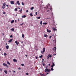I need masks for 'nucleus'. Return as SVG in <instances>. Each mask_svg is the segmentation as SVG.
I'll return each instance as SVG.
<instances>
[{"mask_svg":"<svg viewBox=\"0 0 76 76\" xmlns=\"http://www.w3.org/2000/svg\"><path fill=\"white\" fill-rule=\"evenodd\" d=\"M48 73H48V72L47 73V75H48Z\"/></svg>","mask_w":76,"mask_h":76,"instance_id":"obj_57","label":"nucleus"},{"mask_svg":"<svg viewBox=\"0 0 76 76\" xmlns=\"http://www.w3.org/2000/svg\"><path fill=\"white\" fill-rule=\"evenodd\" d=\"M10 2L11 4H14V1H10Z\"/></svg>","mask_w":76,"mask_h":76,"instance_id":"obj_3","label":"nucleus"},{"mask_svg":"<svg viewBox=\"0 0 76 76\" xmlns=\"http://www.w3.org/2000/svg\"><path fill=\"white\" fill-rule=\"evenodd\" d=\"M0 71H2V69H0Z\"/></svg>","mask_w":76,"mask_h":76,"instance_id":"obj_50","label":"nucleus"},{"mask_svg":"<svg viewBox=\"0 0 76 76\" xmlns=\"http://www.w3.org/2000/svg\"><path fill=\"white\" fill-rule=\"evenodd\" d=\"M24 35L23 34H22V37L23 38H24Z\"/></svg>","mask_w":76,"mask_h":76,"instance_id":"obj_31","label":"nucleus"},{"mask_svg":"<svg viewBox=\"0 0 76 76\" xmlns=\"http://www.w3.org/2000/svg\"><path fill=\"white\" fill-rule=\"evenodd\" d=\"M26 75H28V73H26Z\"/></svg>","mask_w":76,"mask_h":76,"instance_id":"obj_51","label":"nucleus"},{"mask_svg":"<svg viewBox=\"0 0 76 76\" xmlns=\"http://www.w3.org/2000/svg\"><path fill=\"white\" fill-rule=\"evenodd\" d=\"M23 25V23L20 24V25Z\"/></svg>","mask_w":76,"mask_h":76,"instance_id":"obj_43","label":"nucleus"},{"mask_svg":"<svg viewBox=\"0 0 76 76\" xmlns=\"http://www.w3.org/2000/svg\"><path fill=\"white\" fill-rule=\"evenodd\" d=\"M51 70H52V71H53V70H54V69H53V68H51Z\"/></svg>","mask_w":76,"mask_h":76,"instance_id":"obj_28","label":"nucleus"},{"mask_svg":"<svg viewBox=\"0 0 76 76\" xmlns=\"http://www.w3.org/2000/svg\"><path fill=\"white\" fill-rule=\"evenodd\" d=\"M48 6H49L50 7H51V6H50V4H48Z\"/></svg>","mask_w":76,"mask_h":76,"instance_id":"obj_35","label":"nucleus"},{"mask_svg":"<svg viewBox=\"0 0 76 76\" xmlns=\"http://www.w3.org/2000/svg\"><path fill=\"white\" fill-rule=\"evenodd\" d=\"M44 37H46V38H47L48 37V35H47V34H44Z\"/></svg>","mask_w":76,"mask_h":76,"instance_id":"obj_7","label":"nucleus"},{"mask_svg":"<svg viewBox=\"0 0 76 76\" xmlns=\"http://www.w3.org/2000/svg\"><path fill=\"white\" fill-rule=\"evenodd\" d=\"M43 25H47V23H43Z\"/></svg>","mask_w":76,"mask_h":76,"instance_id":"obj_26","label":"nucleus"},{"mask_svg":"<svg viewBox=\"0 0 76 76\" xmlns=\"http://www.w3.org/2000/svg\"><path fill=\"white\" fill-rule=\"evenodd\" d=\"M13 61L14 62H16V63L18 61H17V60H16L15 59H13Z\"/></svg>","mask_w":76,"mask_h":76,"instance_id":"obj_5","label":"nucleus"},{"mask_svg":"<svg viewBox=\"0 0 76 76\" xmlns=\"http://www.w3.org/2000/svg\"><path fill=\"white\" fill-rule=\"evenodd\" d=\"M34 9V7H31L30 9L31 10H32Z\"/></svg>","mask_w":76,"mask_h":76,"instance_id":"obj_12","label":"nucleus"},{"mask_svg":"<svg viewBox=\"0 0 76 76\" xmlns=\"http://www.w3.org/2000/svg\"><path fill=\"white\" fill-rule=\"evenodd\" d=\"M3 6H6V3H4Z\"/></svg>","mask_w":76,"mask_h":76,"instance_id":"obj_32","label":"nucleus"},{"mask_svg":"<svg viewBox=\"0 0 76 76\" xmlns=\"http://www.w3.org/2000/svg\"><path fill=\"white\" fill-rule=\"evenodd\" d=\"M22 18H26V15H24L22 16Z\"/></svg>","mask_w":76,"mask_h":76,"instance_id":"obj_11","label":"nucleus"},{"mask_svg":"<svg viewBox=\"0 0 76 76\" xmlns=\"http://www.w3.org/2000/svg\"><path fill=\"white\" fill-rule=\"evenodd\" d=\"M6 6H2V8L3 9H4V8H5V7Z\"/></svg>","mask_w":76,"mask_h":76,"instance_id":"obj_33","label":"nucleus"},{"mask_svg":"<svg viewBox=\"0 0 76 76\" xmlns=\"http://www.w3.org/2000/svg\"><path fill=\"white\" fill-rule=\"evenodd\" d=\"M37 18L38 19H41V17H37Z\"/></svg>","mask_w":76,"mask_h":76,"instance_id":"obj_17","label":"nucleus"},{"mask_svg":"<svg viewBox=\"0 0 76 76\" xmlns=\"http://www.w3.org/2000/svg\"><path fill=\"white\" fill-rule=\"evenodd\" d=\"M6 6L7 7H8L9 6V5H6Z\"/></svg>","mask_w":76,"mask_h":76,"instance_id":"obj_53","label":"nucleus"},{"mask_svg":"<svg viewBox=\"0 0 76 76\" xmlns=\"http://www.w3.org/2000/svg\"><path fill=\"white\" fill-rule=\"evenodd\" d=\"M42 64L43 66H45V64H44V63H42Z\"/></svg>","mask_w":76,"mask_h":76,"instance_id":"obj_34","label":"nucleus"},{"mask_svg":"<svg viewBox=\"0 0 76 76\" xmlns=\"http://www.w3.org/2000/svg\"><path fill=\"white\" fill-rule=\"evenodd\" d=\"M9 45H7L6 46V49H7V50H8V49H9Z\"/></svg>","mask_w":76,"mask_h":76,"instance_id":"obj_8","label":"nucleus"},{"mask_svg":"<svg viewBox=\"0 0 76 76\" xmlns=\"http://www.w3.org/2000/svg\"><path fill=\"white\" fill-rule=\"evenodd\" d=\"M15 43L17 44V45H18L19 43V42H18V41H16L15 42Z\"/></svg>","mask_w":76,"mask_h":76,"instance_id":"obj_4","label":"nucleus"},{"mask_svg":"<svg viewBox=\"0 0 76 76\" xmlns=\"http://www.w3.org/2000/svg\"><path fill=\"white\" fill-rule=\"evenodd\" d=\"M53 64L51 66V67L52 68H53L54 67V66H55V64L54 63H53V62H52Z\"/></svg>","mask_w":76,"mask_h":76,"instance_id":"obj_2","label":"nucleus"},{"mask_svg":"<svg viewBox=\"0 0 76 76\" xmlns=\"http://www.w3.org/2000/svg\"><path fill=\"white\" fill-rule=\"evenodd\" d=\"M7 64H9V65H10V63H9V62H8V61H7Z\"/></svg>","mask_w":76,"mask_h":76,"instance_id":"obj_20","label":"nucleus"},{"mask_svg":"<svg viewBox=\"0 0 76 76\" xmlns=\"http://www.w3.org/2000/svg\"><path fill=\"white\" fill-rule=\"evenodd\" d=\"M17 3L18 5H20V3H19V1H17Z\"/></svg>","mask_w":76,"mask_h":76,"instance_id":"obj_15","label":"nucleus"},{"mask_svg":"<svg viewBox=\"0 0 76 76\" xmlns=\"http://www.w3.org/2000/svg\"><path fill=\"white\" fill-rule=\"evenodd\" d=\"M42 55H41L39 56V58H42Z\"/></svg>","mask_w":76,"mask_h":76,"instance_id":"obj_25","label":"nucleus"},{"mask_svg":"<svg viewBox=\"0 0 76 76\" xmlns=\"http://www.w3.org/2000/svg\"><path fill=\"white\" fill-rule=\"evenodd\" d=\"M13 40V39H10V40L8 42H12V40Z\"/></svg>","mask_w":76,"mask_h":76,"instance_id":"obj_6","label":"nucleus"},{"mask_svg":"<svg viewBox=\"0 0 76 76\" xmlns=\"http://www.w3.org/2000/svg\"><path fill=\"white\" fill-rule=\"evenodd\" d=\"M22 9L21 8L20 9V10L19 11L20 12H22Z\"/></svg>","mask_w":76,"mask_h":76,"instance_id":"obj_38","label":"nucleus"},{"mask_svg":"<svg viewBox=\"0 0 76 76\" xmlns=\"http://www.w3.org/2000/svg\"><path fill=\"white\" fill-rule=\"evenodd\" d=\"M4 34L3 33L2 34V35L3 36V35H4Z\"/></svg>","mask_w":76,"mask_h":76,"instance_id":"obj_58","label":"nucleus"},{"mask_svg":"<svg viewBox=\"0 0 76 76\" xmlns=\"http://www.w3.org/2000/svg\"><path fill=\"white\" fill-rule=\"evenodd\" d=\"M12 72H13V73H16V71H12Z\"/></svg>","mask_w":76,"mask_h":76,"instance_id":"obj_44","label":"nucleus"},{"mask_svg":"<svg viewBox=\"0 0 76 76\" xmlns=\"http://www.w3.org/2000/svg\"><path fill=\"white\" fill-rule=\"evenodd\" d=\"M25 56H26V57H27V55H25Z\"/></svg>","mask_w":76,"mask_h":76,"instance_id":"obj_63","label":"nucleus"},{"mask_svg":"<svg viewBox=\"0 0 76 76\" xmlns=\"http://www.w3.org/2000/svg\"><path fill=\"white\" fill-rule=\"evenodd\" d=\"M44 52L43 50V51H42L41 50V53H42V54H44Z\"/></svg>","mask_w":76,"mask_h":76,"instance_id":"obj_18","label":"nucleus"},{"mask_svg":"<svg viewBox=\"0 0 76 76\" xmlns=\"http://www.w3.org/2000/svg\"><path fill=\"white\" fill-rule=\"evenodd\" d=\"M9 72L10 73H12V72L11 71H9Z\"/></svg>","mask_w":76,"mask_h":76,"instance_id":"obj_59","label":"nucleus"},{"mask_svg":"<svg viewBox=\"0 0 76 76\" xmlns=\"http://www.w3.org/2000/svg\"><path fill=\"white\" fill-rule=\"evenodd\" d=\"M48 66H50V64H48Z\"/></svg>","mask_w":76,"mask_h":76,"instance_id":"obj_62","label":"nucleus"},{"mask_svg":"<svg viewBox=\"0 0 76 76\" xmlns=\"http://www.w3.org/2000/svg\"><path fill=\"white\" fill-rule=\"evenodd\" d=\"M53 31H56V30H57V29L55 28H53Z\"/></svg>","mask_w":76,"mask_h":76,"instance_id":"obj_13","label":"nucleus"},{"mask_svg":"<svg viewBox=\"0 0 76 76\" xmlns=\"http://www.w3.org/2000/svg\"><path fill=\"white\" fill-rule=\"evenodd\" d=\"M18 69H19V70H20V69H21L20 68V67L18 68Z\"/></svg>","mask_w":76,"mask_h":76,"instance_id":"obj_49","label":"nucleus"},{"mask_svg":"<svg viewBox=\"0 0 76 76\" xmlns=\"http://www.w3.org/2000/svg\"><path fill=\"white\" fill-rule=\"evenodd\" d=\"M45 72L47 73V72H50V69H48L47 68H46L45 70Z\"/></svg>","mask_w":76,"mask_h":76,"instance_id":"obj_1","label":"nucleus"},{"mask_svg":"<svg viewBox=\"0 0 76 76\" xmlns=\"http://www.w3.org/2000/svg\"><path fill=\"white\" fill-rule=\"evenodd\" d=\"M15 11L16 12H17V11H18V9L17 8L15 9Z\"/></svg>","mask_w":76,"mask_h":76,"instance_id":"obj_21","label":"nucleus"},{"mask_svg":"<svg viewBox=\"0 0 76 76\" xmlns=\"http://www.w3.org/2000/svg\"><path fill=\"white\" fill-rule=\"evenodd\" d=\"M14 30H15V29H14V28H12L11 29L12 31H13L14 32V31H15Z\"/></svg>","mask_w":76,"mask_h":76,"instance_id":"obj_19","label":"nucleus"},{"mask_svg":"<svg viewBox=\"0 0 76 76\" xmlns=\"http://www.w3.org/2000/svg\"><path fill=\"white\" fill-rule=\"evenodd\" d=\"M48 56L49 57H50V58H51L52 57V56L50 54H49L48 55Z\"/></svg>","mask_w":76,"mask_h":76,"instance_id":"obj_9","label":"nucleus"},{"mask_svg":"<svg viewBox=\"0 0 76 76\" xmlns=\"http://www.w3.org/2000/svg\"><path fill=\"white\" fill-rule=\"evenodd\" d=\"M22 4L23 5V6L24 5V3H23V2L22 3Z\"/></svg>","mask_w":76,"mask_h":76,"instance_id":"obj_41","label":"nucleus"},{"mask_svg":"<svg viewBox=\"0 0 76 76\" xmlns=\"http://www.w3.org/2000/svg\"><path fill=\"white\" fill-rule=\"evenodd\" d=\"M42 61H44V59L43 58H42Z\"/></svg>","mask_w":76,"mask_h":76,"instance_id":"obj_54","label":"nucleus"},{"mask_svg":"<svg viewBox=\"0 0 76 76\" xmlns=\"http://www.w3.org/2000/svg\"><path fill=\"white\" fill-rule=\"evenodd\" d=\"M10 38H12L13 37V36L12 35H11L10 36Z\"/></svg>","mask_w":76,"mask_h":76,"instance_id":"obj_36","label":"nucleus"},{"mask_svg":"<svg viewBox=\"0 0 76 76\" xmlns=\"http://www.w3.org/2000/svg\"><path fill=\"white\" fill-rule=\"evenodd\" d=\"M30 16H33V15H32V14L31 13L30 14Z\"/></svg>","mask_w":76,"mask_h":76,"instance_id":"obj_23","label":"nucleus"},{"mask_svg":"<svg viewBox=\"0 0 76 76\" xmlns=\"http://www.w3.org/2000/svg\"><path fill=\"white\" fill-rule=\"evenodd\" d=\"M40 74L42 76H44V75L43 74H41V73H40Z\"/></svg>","mask_w":76,"mask_h":76,"instance_id":"obj_27","label":"nucleus"},{"mask_svg":"<svg viewBox=\"0 0 76 76\" xmlns=\"http://www.w3.org/2000/svg\"><path fill=\"white\" fill-rule=\"evenodd\" d=\"M6 66L7 67H8V66L7 65H7H6Z\"/></svg>","mask_w":76,"mask_h":76,"instance_id":"obj_48","label":"nucleus"},{"mask_svg":"<svg viewBox=\"0 0 76 76\" xmlns=\"http://www.w3.org/2000/svg\"><path fill=\"white\" fill-rule=\"evenodd\" d=\"M47 57L48 58H48H49V56H47Z\"/></svg>","mask_w":76,"mask_h":76,"instance_id":"obj_52","label":"nucleus"},{"mask_svg":"<svg viewBox=\"0 0 76 76\" xmlns=\"http://www.w3.org/2000/svg\"><path fill=\"white\" fill-rule=\"evenodd\" d=\"M7 55V54L6 53H4V56H6Z\"/></svg>","mask_w":76,"mask_h":76,"instance_id":"obj_37","label":"nucleus"},{"mask_svg":"<svg viewBox=\"0 0 76 76\" xmlns=\"http://www.w3.org/2000/svg\"><path fill=\"white\" fill-rule=\"evenodd\" d=\"M40 25H42V21H40Z\"/></svg>","mask_w":76,"mask_h":76,"instance_id":"obj_29","label":"nucleus"},{"mask_svg":"<svg viewBox=\"0 0 76 76\" xmlns=\"http://www.w3.org/2000/svg\"><path fill=\"white\" fill-rule=\"evenodd\" d=\"M43 51L44 52H45V48H43Z\"/></svg>","mask_w":76,"mask_h":76,"instance_id":"obj_22","label":"nucleus"},{"mask_svg":"<svg viewBox=\"0 0 76 76\" xmlns=\"http://www.w3.org/2000/svg\"><path fill=\"white\" fill-rule=\"evenodd\" d=\"M55 43H56V39H55Z\"/></svg>","mask_w":76,"mask_h":76,"instance_id":"obj_45","label":"nucleus"},{"mask_svg":"<svg viewBox=\"0 0 76 76\" xmlns=\"http://www.w3.org/2000/svg\"><path fill=\"white\" fill-rule=\"evenodd\" d=\"M48 67V66H46V68H47Z\"/></svg>","mask_w":76,"mask_h":76,"instance_id":"obj_55","label":"nucleus"},{"mask_svg":"<svg viewBox=\"0 0 76 76\" xmlns=\"http://www.w3.org/2000/svg\"><path fill=\"white\" fill-rule=\"evenodd\" d=\"M14 22V20H12V21H11V23H13Z\"/></svg>","mask_w":76,"mask_h":76,"instance_id":"obj_24","label":"nucleus"},{"mask_svg":"<svg viewBox=\"0 0 76 76\" xmlns=\"http://www.w3.org/2000/svg\"><path fill=\"white\" fill-rule=\"evenodd\" d=\"M4 72L5 73V74H7V71L6 70L4 71Z\"/></svg>","mask_w":76,"mask_h":76,"instance_id":"obj_10","label":"nucleus"},{"mask_svg":"<svg viewBox=\"0 0 76 76\" xmlns=\"http://www.w3.org/2000/svg\"><path fill=\"white\" fill-rule=\"evenodd\" d=\"M54 48H55V52H56V47H55Z\"/></svg>","mask_w":76,"mask_h":76,"instance_id":"obj_30","label":"nucleus"},{"mask_svg":"<svg viewBox=\"0 0 76 76\" xmlns=\"http://www.w3.org/2000/svg\"><path fill=\"white\" fill-rule=\"evenodd\" d=\"M36 59H37V58H38V57L37 56L36 57Z\"/></svg>","mask_w":76,"mask_h":76,"instance_id":"obj_56","label":"nucleus"},{"mask_svg":"<svg viewBox=\"0 0 76 76\" xmlns=\"http://www.w3.org/2000/svg\"><path fill=\"white\" fill-rule=\"evenodd\" d=\"M47 31L48 32H51V31L48 30V29H47Z\"/></svg>","mask_w":76,"mask_h":76,"instance_id":"obj_14","label":"nucleus"},{"mask_svg":"<svg viewBox=\"0 0 76 76\" xmlns=\"http://www.w3.org/2000/svg\"><path fill=\"white\" fill-rule=\"evenodd\" d=\"M21 43H23V41L21 42Z\"/></svg>","mask_w":76,"mask_h":76,"instance_id":"obj_61","label":"nucleus"},{"mask_svg":"<svg viewBox=\"0 0 76 76\" xmlns=\"http://www.w3.org/2000/svg\"><path fill=\"white\" fill-rule=\"evenodd\" d=\"M50 10H51V9H52V8H51V7H50Z\"/></svg>","mask_w":76,"mask_h":76,"instance_id":"obj_46","label":"nucleus"},{"mask_svg":"<svg viewBox=\"0 0 76 76\" xmlns=\"http://www.w3.org/2000/svg\"><path fill=\"white\" fill-rule=\"evenodd\" d=\"M3 14H4V15H5L6 14V13H5V12H3Z\"/></svg>","mask_w":76,"mask_h":76,"instance_id":"obj_40","label":"nucleus"},{"mask_svg":"<svg viewBox=\"0 0 76 76\" xmlns=\"http://www.w3.org/2000/svg\"><path fill=\"white\" fill-rule=\"evenodd\" d=\"M7 64H5V63H3V66H6Z\"/></svg>","mask_w":76,"mask_h":76,"instance_id":"obj_16","label":"nucleus"},{"mask_svg":"<svg viewBox=\"0 0 76 76\" xmlns=\"http://www.w3.org/2000/svg\"><path fill=\"white\" fill-rule=\"evenodd\" d=\"M47 8H48V6H47Z\"/></svg>","mask_w":76,"mask_h":76,"instance_id":"obj_64","label":"nucleus"},{"mask_svg":"<svg viewBox=\"0 0 76 76\" xmlns=\"http://www.w3.org/2000/svg\"><path fill=\"white\" fill-rule=\"evenodd\" d=\"M38 15V12H36V15Z\"/></svg>","mask_w":76,"mask_h":76,"instance_id":"obj_42","label":"nucleus"},{"mask_svg":"<svg viewBox=\"0 0 76 76\" xmlns=\"http://www.w3.org/2000/svg\"><path fill=\"white\" fill-rule=\"evenodd\" d=\"M51 37H52V36H50L49 37V38H51Z\"/></svg>","mask_w":76,"mask_h":76,"instance_id":"obj_60","label":"nucleus"},{"mask_svg":"<svg viewBox=\"0 0 76 76\" xmlns=\"http://www.w3.org/2000/svg\"><path fill=\"white\" fill-rule=\"evenodd\" d=\"M26 12H27V13H28V10H27L26 11Z\"/></svg>","mask_w":76,"mask_h":76,"instance_id":"obj_47","label":"nucleus"},{"mask_svg":"<svg viewBox=\"0 0 76 76\" xmlns=\"http://www.w3.org/2000/svg\"><path fill=\"white\" fill-rule=\"evenodd\" d=\"M21 66H24V64H21Z\"/></svg>","mask_w":76,"mask_h":76,"instance_id":"obj_39","label":"nucleus"}]
</instances>
